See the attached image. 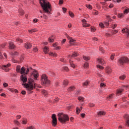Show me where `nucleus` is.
<instances>
[{
	"label": "nucleus",
	"instance_id": "49530a36",
	"mask_svg": "<svg viewBox=\"0 0 129 129\" xmlns=\"http://www.w3.org/2000/svg\"><path fill=\"white\" fill-rule=\"evenodd\" d=\"M14 122L16 124H17V125H20V124H21V123L19 122L18 120H14Z\"/></svg>",
	"mask_w": 129,
	"mask_h": 129
},
{
	"label": "nucleus",
	"instance_id": "79ce46f5",
	"mask_svg": "<svg viewBox=\"0 0 129 129\" xmlns=\"http://www.w3.org/2000/svg\"><path fill=\"white\" fill-rule=\"evenodd\" d=\"M113 94H111L107 98V99L109 100V99H111V98H113Z\"/></svg>",
	"mask_w": 129,
	"mask_h": 129
},
{
	"label": "nucleus",
	"instance_id": "c85d7f7f",
	"mask_svg": "<svg viewBox=\"0 0 129 129\" xmlns=\"http://www.w3.org/2000/svg\"><path fill=\"white\" fill-rule=\"evenodd\" d=\"M42 94H43V95H45V96L46 95H48V92L45 90L42 91Z\"/></svg>",
	"mask_w": 129,
	"mask_h": 129
},
{
	"label": "nucleus",
	"instance_id": "c9c22d12",
	"mask_svg": "<svg viewBox=\"0 0 129 129\" xmlns=\"http://www.w3.org/2000/svg\"><path fill=\"white\" fill-rule=\"evenodd\" d=\"M16 42H18V43L20 44V43H23V40L20 38H17L16 39Z\"/></svg>",
	"mask_w": 129,
	"mask_h": 129
},
{
	"label": "nucleus",
	"instance_id": "cd10ccee",
	"mask_svg": "<svg viewBox=\"0 0 129 129\" xmlns=\"http://www.w3.org/2000/svg\"><path fill=\"white\" fill-rule=\"evenodd\" d=\"M78 100H79L81 102L84 101V98L83 97H79L78 98Z\"/></svg>",
	"mask_w": 129,
	"mask_h": 129
},
{
	"label": "nucleus",
	"instance_id": "473e14b6",
	"mask_svg": "<svg viewBox=\"0 0 129 129\" xmlns=\"http://www.w3.org/2000/svg\"><path fill=\"white\" fill-rule=\"evenodd\" d=\"M78 56V54L77 52H74L72 55V57H77Z\"/></svg>",
	"mask_w": 129,
	"mask_h": 129
},
{
	"label": "nucleus",
	"instance_id": "4c0bfd02",
	"mask_svg": "<svg viewBox=\"0 0 129 129\" xmlns=\"http://www.w3.org/2000/svg\"><path fill=\"white\" fill-rule=\"evenodd\" d=\"M63 85L66 86V85H68V81L64 80L63 82Z\"/></svg>",
	"mask_w": 129,
	"mask_h": 129
},
{
	"label": "nucleus",
	"instance_id": "393cba45",
	"mask_svg": "<svg viewBox=\"0 0 129 129\" xmlns=\"http://www.w3.org/2000/svg\"><path fill=\"white\" fill-rule=\"evenodd\" d=\"M48 41L49 43H53V42H54V38H53V36H51L48 38Z\"/></svg>",
	"mask_w": 129,
	"mask_h": 129
},
{
	"label": "nucleus",
	"instance_id": "6e6d98bb",
	"mask_svg": "<svg viewBox=\"0 0 129 129\" xmlns=\"http://www.w3.org/2000/svg\"><path fill=\"white\" fill-rule=\"evenodd\" d=\"M62 11L63 13H66V12L67 11V9H66V8H62Z\"/></svg>",
	"mask_w": 129,
	"mask_h": 129
},
{
	"label": "nucleus",
	"instance_id": "6e6552de",
	"mask_svg": "<svg viewBox=\"0 0 129 129\" xmlns=\"http://www.w3.org/2000/svg\"><path fill=\"white\" fill-rule=\"evenodd\" d=\"M51 118L52 119V124L53 126H55L57 125V117H56V114H52L51 116Z\"/></svg>",
	"mask_w": 129,
	"mask_h": 129
},
{
	"label": "nucleus",
	"instance_id": "b1692460",
	"mask_svg": "<svg viewBox=\"0 0 129 129\" xmlns=\"http://www.w3.org/2000/svg\"><path fill=\"white\" fill-rule=\"evenodd\" d=\"M48 49L49 48L48 47H46V46L44 48L43 52H44L45 54H47V53H48V52L49 51Z\"/></svg>",
	"mask_w": 129,
	"mask_h": 129
},
{
	"label": "nucleus",
	"instance_id": "864d4df0",
	"mask_svg": "<svg viewBox=\"0 0 129 129\" xmlns=\"http://www.w3.org/2000/svg\"><path fill=\"white\" fill-rule=\"evenodd\" d=\"M43 18L45 19V20H47V19H48V17L45 14L43 15Z\"/></svg>",
	"mask_w": 129,
	"mask_h": 129
},
{
	"label": "nucleus",
	"instance_id": "72a5a7b5",
	"mask_svg": "<svg viewBox=\"0 0 129 129\" xmlns=\"http://www.w3.org/2000/svg\"><path fill=\"white\" fill-rule=\"evenodd\" d=\"M119 79L121 80H124V79H125V75H122L119 77Z\"/></svg>",
	"mask_w": 129,
	"mask_h": 129
},
{
	"label": "nucleus",
	"instance_id": "7c9ffc66",
	"mask_svg": "<svg viewBox=\"0 0 129 129\" xmlns=\"http://www.w3.org/2000/svg\"><path fill=\"white\" fill-rule=\"evenodd\" d=\"M70 63L71 64V66L73 68H75V67H76V65H75L74 63H73L72 61H70Z\"/></svg>",
	"mask_w": 129,
	"mask_h": 129
},
{
	"label": "nucleus",
	"instance_id": "a19ab883",
	"mask_svg": "<svg viewBox=\"0 0 129 129\" xmlns=\"http://www.w3.org/2000/svg\"><path fill=\"white\" fill-rule=\"evenodd\" d=\"M86 8H87L88 9H89V10H92V6L90 5H87Z\"/></svg>",
	"mask_w": 129,
	"mask_h": 129
},
{
	"label": "nucleus",
	"instance_id": "f8f14e48",
	"mask_svg": "<svg viewBox=\"0 0 129 129\" xmlns=\"http://www.w3.org/2000/svg\"><path fill=\"white\" fill-rule=\"evenodd\" d=\"M122 91H123V89H118L116 90V95L117 96H119V95H121V93H122Z\"/></svg>",
	"mask_w": 129,
	"mask_h": 129
},
{
	"label": "nucleus",
	"instance_id": "8fccbe9b",
	"mask_svg": "<svg viewBox=\"0 0 129 129\" xmlns=\"http://www.w3.org/2000/svg\"><path fill=\"white\" fill-rule=\"evenodd\" d=\"M97 68H99V69H103V67H102V66L99 65V64H98L97 65Z\"/></svg>",
	"mask_w": 129,
	"mask_h": 129
},
{
	"label": "nucleus",
	"instance_id": "13d9d810",
	"mask_svg": "<svg viewBox=\"0 0 129 129\" xmlns=\"http://www.w3.org/2000/svg\"><path fill=\"white\" fill-rule=\"evenodd\" d=\"M11 54L12 55H18V52H17L16 51H15L14 52H12Z\"/></svg>",
	"mask_w": 129,
	"mask_h": 129
},
{
	"label": "nucleus",
	"instance_id": "09e8293b",
	"mask_svg": "<svg viewBox=\"0 0 129 129\" xmlns=\"http://www.w3.org/2000/svg\"><path fill=\"white\" fill-rule=\"evenodd\" d=\"M26 129H35L34 126H30L29 127H27Z\"/></svg>",
	"mask_w": 129,
	"mask_h": 129
},
{
	"label": "nucleus",
	"instance_id": "bb28decb",
	"mask_svg": "<svg viewBox=\"0 0 129 129\" xmlns=\"http://www.w3.org/2000/svg\"><path fill=\"white\" fill-rule=\"evenodd\" d=\"M37 31H38L37 29H34L32 30H28L29 33H30V34H32V33H35V32H37Z\"/></svg>",
	"mask_w": 129,
	"mask_h": 129
},
{
	"label": "nucleus",
	"instance_id": "052dcab7",
	"mask_svg": "<svg viewBox=\"0 0 129 129\" xmlns=\"http://www.w3.org/2000/svg\"><path fill=\"white\" fill-rule=\"evenodd\" d=\"M6 45H7V44L4 43V44H2L1 45V47L4 48H5V47H6Z\"/></svg>",
	"mask_w": 129,
	"mask_h": 129
},
{
	"label": "nucleus",
	"instance_id": "423d86ee",
	"mask_svg": "<svg viewBox=\"0 0 129 129\" xmlns=\"http://www.w3.org/2000/svg\"><path fill=\"white\" fill-rule=\"evenodd\" d=\"M41 82L42 84H50V81L48 79V77L46 75L41 76Z\"/></svg>",
	"mask_w": 129,
	"mask_h": 129
},
{
	"label": "nucleus",
	"instance_id": "3c124183",
	"mask_svg": "<svg viewBox=\"0 0 129 129\" xmlns=\"http://www.w3.org/2000/svg\"><path fill=\"white\" fill-rule=\"evenodd\" d=\"M100 87H105V84L101 83L100 84Z\"/></svg>",
	"mask_w": 129,
	"mask_h": 129
},
{
	"label": "nucleus",
	"instance_id": "f257e3e1",
	"mask_svg": "<svg viewBox=\"0 0 129 129\" xmlns=\"http://www.w3.org/2000/svg\"><path fill=\"white\" fill-rule=\"evenodd\" d=\"M40 4L43 10L44 13H46L47 15H50V10H51V6L46 0H40Z\"/></svg>",
	"mask_w": 129,
	"mask_h": 129
},
{
	"label": "nucleus",
	"instance_id": "774afa93",
	"mask_svg": "<svg viewBox=\"0 0 129 129\" xmlns=\"http://www.w3.org/2000/svg\"><path fill=\"white\" fill-rule=\"evenodd\" d=\"M21 93H22V94H23V95H25V94H26V92H25V91H22L21 92Z\"/></svg>",
	"mask_w": 129,
	"mask_h": 129
},
{
	"label": "nucleus",
	"instance_id": "39448f33",
	"mask_svg": "<svg viewBox=\"0 0 129 129\" xmlns=\"http://www.w3.org/2000/svg\"><path fill=\"white\" fill-rule=\"evenodd\" d=\"M128 62V58L126 57H121L118 59V65H119V66H123L124 64Z\"/></svg>",
	"mask_w": 129,
	"mask_h": 129
},
{
	"label": "nucleus",
	"instance_id": "7ed1b4c3",
	"mask_svg": "<svg viewBox=\"0 0 129 129\" xmlns=\"http://www.w3.org/2000/svg\"><path fill=\"white\" fill-rule=\"evenodd\" d=\"M58 117V120L61 123H66L67 121H69V117L68 115H66L63 113H59L57 115Z\"/></svg>",
	"mask_w": 129,
	"mask_h": 129
},
{
	"label": "nucleus",
	"instance_id": "dca6fc26",
	"mask_svg": "<svg viewBox=\"0 0 129 129\" xmlns=\"http://www.w3.org/2000/svg\"><path fill=\"white\" fill-rule=\"evenodd\" d=\"M122 33H126L127 34V37L129 38V29L127 28H124L122 30Z\"/></svg>",
	"mask_w": 129,
	"mask_h": 129
},
{
	"label": "nucleus",
	"instance_id": "603ef678",
	"mask_svg": "<svg viewBox=\"0 0 129 129\" xmlns=\"http://www.w3.org/2000/svg\"><path fill=\"white\" fill-rule=\"evenodd\" d=\"M88 66H89V65L88 64V63L86 62L84 64V67H85V68H87V67H88Z\"/></svg>",
	"mask_w": 129,
	"mask_h": 129
},
{
	"label": "nucleus",
	"instance_id": "0eeeda50",
	"mask_svg": "<svg viewBox=\"0 0 129 129\" xmlns=\"http://www.w3.org/2000/svg\"><path fill=\"white\" fill-rule=\"evenodd\" d=\"M67 38H69V43L70 44V46H75L76 45V40L73 39L72 37H70L69 36H67Z\"/></svg>",
	"mask_w": 129,
	"mask_h": 129
},
{
	"label": "nucleus",
	"instance_id": "bf43d9fd",
	"mask_svg": "<svg viewBox=\"0 0 129 129\" xmlns=\"http://www.w3.org/2000/svg\"><path fill=\"white\" fill-rule=\"evenodd\" d=\"M63 70H64L65 71H68V67H64L63 68Z\"/></svg>",
	"mask_w": 129,
	"mask_h": 129
},
{
	"label": "nucleus",
	"instance_id": "2f4dec72",
	"mask_svg": "<svg viewBox=\"0 0 129 129\" xmlns=\"http://www.w3.org/2000/svg\"><path fill=\"white\" fill-rule=\"evenodd\" d=\"M75 89L74 87H70L68 89V91H73Z\"/></svg>",
	"mask_w": 129,
	"mask_h": 129
},
{
	"label": "nucleus",
	"instance_id": "4d7b16f0",
	"mask_svg": "<svg viewBox=\"0 0 129 129\" xmlns=\"http://www.w3.org/2000/svg\"><path fill=\"white\" fill-rule=\"evenodd\" d=\"M33 51L34 52H37V51H38V48H36V47H34V48H33Z\"/></svg>",
	"mask_w": 129,
	"mask_h": 129
},
{
	"label": "nucleus",
	"instance_id": "412c9836",
	"mask_svg": "<svg viewBox=\"0 0 129 129\" xmlns=\"http://www.w3.org/2000/svg\"><path fill=\"white\" fill-rule=\"evenodd\" d=\"M80 111H81V110L79 109V107H77L76 108V113L77 114H79V113H80Z\"/></svg>",
	"mask_w": 129,
	"mask_h": 129
},
{
	"label": "nucleus",
	"instance_id": "4be33fe9",
	"mask_svg": "<svg viewBox=\"0 0 129 129\" xmlns=\"http://www.w3.org/2000/svg\"><path fill=\"white\" fill-rule=\"evenodd\" d=\"M80 111H81V110L79 109V107H77L76 108V113L77 114H79V113H80Z\"/></svg>",
	"mask_w": 129,
	"mask_h": 129
},
{
	"label": "nucleus",
	"instance_id": "37998d69",
	"mask_svg": "<svg viewBox=\"0 0 129 129\" xmlns=\"http://www.w3.org/2000/svg\"><path fill=\"white\" fill-rule=\"evenodd\" d=\"M99 26L101 29H103V28H104V25H103V23H99Z\"/></svg>",
	"mask_w": 129,
	"mask_h": 129
},
{
	"label": "nucleus",
	"instance_id": "ddd939ff",
	"mask_svg": "<svg viewBox=\"0 0 129 129\" xmlns=\"http://www.w3.org/2000/svg\"><path fill=\"white\" fill-rule=\"evenodd\" d=\"M20 79L21 81H22L23 82V83H25L26 82H27V77L25 76H24V75H22L20 77Z\"/></svg>",
	"mask_w": 129,
	"mask_h": 129
},
{
	"label": "nucleus",
	"instance_id": "5701e85b",
	"mask_svg": "<svg viewBox=\"0 0 129 129\" xmlns=\"http://www.w3.org/2000/svg\"><path fill=\"white\" fill-rule=\"evenodd\" d=\"M105 114V112L103 111H100L98 112V115H104Z\"/></svg>",
	"mask_w": 129,
	"mask_h": 129
},
{
	"label": "nucleus",
	"instance_id": "de8ad7c7",
	"mask_svg": "<svg viewBox=\"0 0 129 129\" xmlns=\"http://www.w3.org/2000/svg\"><path fill=\"white\" fill-rule=\"evenodd\" d=\"M117 25V24H112V29H115V28H116Z\"/></svg>",
	"mask_w": 129,
	"mask_h": 129
},
{
	"label": "nucleus",
	"instance_id": "4468645a",
	"mask_svg": "<svg viewBox=\"0 0 129 129\" xmlns=\"http://www.w3.org/2000/svg\"><path fill=\"white\" fill-rule=\"evenodd\" d=\"M97 61L99 64H101V65H103L105 63V62L104 61V60L102 59V58H98Z\"/></svg>",
	"mask_w": 129,
	"mask_h": 129
},
{
	"label": "nucleus",
	"instance_id": "9d476101",
	"mask_svg": "<svg viewBox=\"0 0 129 129\" xmlns=\"http://www.w3.org/2000/svg\"><path fill=\"white\" fill-rule=\"evenodd\" d=\"M32 75L34 77V80H38L37 78L39 77V73H38V71L34 70Z\"/></svg>",
	"mask_w": 129,
	"mask_h": 129
},
{
	"label": "nucleus",
	"instance_id": "1a4fd4ad",
	"mask_svg": "<svg viewBox=\"0 0 129 129\" xmlns=\"http://www.w3.org/2000/svg\"><path fill=\"white\" fill-rule=\"evenodd\" d=\"M10 66H11L10 63L4 64L1 67V69L4 70V71H6V72H8V71H9V67H10Z\"/></svg>",
	"mask_w": 129,
	"mask_h": 129
},
{
	"label": "nucleus",
	"instance_id": "6ab92c4d",
	"mask_svg": "<svg viewBox=\"0 0 129 129\" xmlns=\"http://www.w3.org/2000/svg\"><path fill=\"white\" fill-rule=\"evenodd\" d=\"M49 56H52V57H57V53L53 52H49Z\"/></svg>",
	"mask_w": 129,
	"mask_h": 129
},
{
	"label": "nucleus",
	"instance_id": "0e129e2a",
	"mask_svg": "<svg viewBox=\"0 0 129 129\" xmlns=\"http://www.w3.org/2000/svg\"><path fill=\"white\" fill-rule=\"evenodd\" d=\"M113 34H116V33H118V31L115 30H114V31L113 32Z\"/></svg>",
	"mask_w": 129,
	"mask_h": 129
},
{
	"label": "nucleus",
	"instance_id": "a18cd8bd",
	"mask_svg": "<svg viewBox=\"0 0 129 129\" xmlns=\"http://www.w3.org/2000/svg\"><path fill=\"white\" fill-rule=\"evenodd\" d=\"M114 56H115V54H112L111 55V56H110L111 60H113V59H114Z\"/></svg>",
	"mask_w": 129,
	"mask_h": 129
},
{
	"label": "nucleus",
	"instance_id": "2eb2a0df",
	"mask_svg": "<svg viewBox=\"0 0 129 129\" xmlns=\"http://www.w3.org/2000/svg\"><path fill=\"white\" fill-rule=\"evenodd\" d=\"M83 23V27H90V24L86 23V20L85 19H83L82 21Z\"/></svg>",
	"mask_w": 129,
	"mask_h": 129
},
{
	"label": "nucleus",
	"instance_id": "e2e57ef3",
	"mask_svg": "<svg viewBox=\"0 0 129 129\" xmlns=\"http://www.w3.org/2000/svg\"><path fill=\"white\" fill-rule=\"evenodd\" d=\"M93 41H98V39H97L96 37L93 38Z\"/></svg>",
	"mask_w": 129,
	"mask_h": 129
},
{
	"label": "nucleus",
	"instance_id": "5fc2aeb1",
	"mask_svg": "<svg viewBox=\"0 0 129 129\" xmlns=\"http://www.w3.org/2000/svg\"><path fill=\"white\" fill-rule=\"evenodd\" d=\"M89 105L90 107H93V106H94V104L92 103H89Z\"/></svg>",
	"mask_w": 129,
	"mask_h": 129
},
{
	"label": "nucleus",
	"instance_id": "c756f323",
	"mask_svg": "<svg viewBox=\"0 0 129 129\" xmlns=\"http://www.w3.org/2000/svg\"><path fill=\"white\" fill-rule=\"evenodd\" d=\"M19 13L20 16H23L24 14V10H22V9L19 10Z\"/></svg>",
	"mask_w": 129,
	"mask_h": 129
},
{
	"label": "nucleus",
	"instance_id": "9b49d317",
	"mask_svg": "<svg viewBox=\"0 0 129 129\" xmlns=\"http://www.w3.org/2000/svg\"><path fill=\"white\" fill-rule=\"evenodd\" d=\"M124 118L126 119L125 124L126 126H129V115L128 114H125L124 116Z\"/></svg>",
	"mask_w": 129,
	"mask_h": 129
},
{
	"label": "nucleus",
	"instance_id": "69168bd1",
	"mask_svg": "<svg viewBox=\"0 0 129 129\" xmlns=\"http://www.w3.org/2000/svg\"><path fill=\"white\" fill-rule=\"evenodd\" d=\"M38 19H35L33 20V22L34 23H37V22H38Z\"/></svg>",
	"mask_w": 129,
	"mask_h": 129
},
{
	"label": "nucleus",
	"instance_id": "a211bd4d",
	"mask_svg": "<svg viewBox=\"0 0 129 129\" xmlns=\"http://www.w3.org/2000/svg\"><path fill=\"white\" fill-rule=\"evenodd\" d=\"M32 47V44L30 43H26L25 45V47L26 49H31Z\"/></svg>",
	"mask_w": 129,
	"mask_h": 129
},
{
	"label": "nucleus",
	"instance_id": "20e7f679",
	"mask_svg": "<svg viewBox=\"0 0 129 129\" xmlns=\"http://www.w3.org/2000/svg\"><path fill=\"white\" fill-rule=\"evenodd\" d=\"M16 71L18 72V73L26 75L29 73L30 70L28 68L27 69H25V67H22V68H21V66H17L16 67Z\"/></svg>",
	"mask_w": 129,
	"mask_h": 129
},
{
	"label": "nucleus",
	"instance_id": "aec40b11",
	"mask_svg": "<svg viewBox=\"0 0 129 129\" xmlns=\"http://www.w3.org/2000/svg\"><path fill=\"white\" fill-rule=\"evenodd\" d=\"M106 73H108V74H109V73H111V70L109 67H107L106 68Z\"/></svg>",
	"mask_w": 129,
	"mask_h": 129
},
{
	"label": "nucleus",
	"instance_id": "338daca9",
	"mask_svg": "<svg viewBox=\"0 0 129 129\" xmlns=\"http://www.w3.org/2000/svg\"><path fill=\"white\" fill-rule=\"evenodd\" d=\"M63 3V0H59V4L62 5Z\"/></svg>",
	"mask_w": 129,
	"mask_h": 129
},
{
	"label": "nucleus",
	"instance_id": "f3484780",
	"mask_svg": "<svg viewBox=\"0 0 129 129\" xmlns=\"http://www.w3.org/2000/svg\"><path fill=\"white\" fill-rule=\"evenodd\" d=\"M9 43L10 49H15V47H16V46L14 44V42L12 41H9Z\"/></svg>",
	"mask_w": 129,
	"mask_h": 129
},
{
	"label": "nucleus",
	"instance_id": "ea45409f",
	"mask_svg": "<svg viewBox=\"0 0 129 129\" xmlns=\"http://www.w3.org/2000/svg\"><path fill=\"white\" fill-rule=\"evenodd\" d=\"M88 84H89V82L86 81L83 84V86H87V85H88Z\"/></svg>",
	"mask_w": 129,
	"mask_h": 129
},
{
	"label": "nucleus",
	"instance_id": "58836bf2",
	"mask_svg": "<svg viewBox=\"0 0 129 129\" xmlns=\"http://www.w3.org/2000/svg\"><path fill=\"white\" fill-rule=\"evenodd\" d=\"M69 14L71 18H74V14H73V13L69 12Z\"/></svg>",
	"mask_w": 129,
	"mask_h": 129
},
{
	"label": "nucleus",
	"instance_id": "a878e982",
	"mask_svg": "<svg viewBox=\"0 0 129 129\" xmlns=\"http://www.w3.org/2000/svg\"><path fill=\"white\" fill-rule=\"evenodd\" d=\"M83 58L84 59V60H85L86 61H89V60H90V57H89V56H83Z\"/></svg>",
	"mask_w": 129,
	"mask_h": 129
},
{
	"label": "nucleus",
	"instance_id": "680f3d73",
	"mask_svg": "<svg viewBox=\"0 0 129 129\" xmlns=\"http://www.w3.org/2000/svg\"><path fill=\"white\" fill-rule=\"evenodd\" d=\"M3 85L4 86V87H7V86H8V83H5L3 84Z\"/></svg>",
	"mask_w": 129,
	"mask_h": 129
},
{
	"label": "nucleus",
	"instance_id": "f03ea898",
	"mask_svg": "<svg viewBox=\"0 0 129 129\" xmlns=\"http://www.w3.org/2000/svg\"><path fill=\"white\" fill-rule=\"evenodd\" d=\"M29 82L28 84H22V85H24L25 87L26 88L28 91L31 92L33 89H35L36 88V86H37V84L34 82V80L32 79H28Z\"/></svg>",
	"mask_w": 129,
	"mask_h": 129
},
{
	"label": "nucleus",
	"instance_id": "f704fd0d",
	"mask_svg": "<svg viewBox=\"0 0 129 129\" xmlns=\"http://www.w3.org/2000/svg\"><path fill=\"white\" fill-rule=\"evenodd\" d=\"M124 16V14H118V18H120V19H121Z\"/></svg>",
	"mask_w": 129,
	"mask_h": 129
},
{
	"label": "nucleus",
	"instance_id": "e433bc0d",
	"mask_svg": "<svg viewBox=\"0 0 129 129\" xmlns=\"http://www.w3.org/2000/svg\"><path fill=\"white\" fill-rule=\"evenodd\" d=\"M128 13H129V9L128 8L125 9V10H124V11H123L124 15V14H128Z\"/></svg>",
	"mask_w": 129,
	"mask_h": 129
},
{
	"label": "nucleus",
	"instance_id": "c03bdc74",
	"mask_svg": "<svg viewBox=\"0 0 129 129\" xmlns=\"http://www.w3.org/2000/svg\"><path fill=\"white\" fill-rule=\"evenodd\" d=\"M22 123H23V124H27V119H24L22 120Z\"/></svg>",
	"mask_w": 129,
	"mask_h": 129
}]
</instances>
